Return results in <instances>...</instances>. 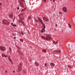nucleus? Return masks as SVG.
Returning a JSON list of instances; mask_svg holds the SVG:
<instances>
[{
    "label": "nucleus",
    "mask_w": 75,
    "mask_h": 75,
    "mask_svg": "<svg viewBox=\"0 0 75 75\" xmlns=\"http://www.w3.org/2000/svg\"><path fill=\"white\" fill-rule=\"evenodd\" d=\"M38 19L39 21V22H40L42 24V26L43 27L42 30L40 31L41 33H44V32H45V25L43 23L41 19V18H39Z\"/></svg>",
    "instance_id": "obj_1"
},
{
    "label": "nucleus",
    "mask_w": 75,
    "mask_h": 75,
    "mask_svg": "<svg viewBox=\"0 0 75 75\" xmlns=\"http://www.w3.org/2000/svg\"><path fill=\"white\" fill-rule=\"evenodd\" d=\"M41 37L42 38H43V39L46 40H52V38L50 37V36L48 35H46V38L43 36H42Z\"/></svg>",
    "instance_id": "obj_2"
},
{
    "label": "nucleus",
    "mask_w": 75,
    "mask_h": 75,
    "mask_svg": "<svg viewBox=\"0 0 75 75\" xmlns=\"http://www.w3.org/2000/svg\"><path fill=\"white\" fill-rule=\"evenodd\" d=\"M2 23L3 24H6L8 25L9 24V23L7 20L4 19V20H3V21L2 22Z\"/></svg>",
    "instance_id": "obj_3"
},
{
    "label": "nucleus",
    "mask_w": 75,
    "mask_h": 75,
    "mask_svg": "<svg viewBox=\"0 0 75 75\" xmlns=\"http://www.w3.org/2000/svg\"><path fill=\"white\" fill-rule=\"evenodd\" d=\"M23 14H20L18 15V16L19 17L21 21H22V20L24 19V17H23Z\"/></svg>",
    "instance_id": "obj_4"
},
{
    "label": "nucleus",
    "mask_w": 75,
    "mask_h": 75,
    "mask_svg": "<svg viewBox=\"0 0 75 75\" xmlns=\"http://www.w3.org/2000/svg\"><path fill=\"white\" fill-rule=\"evenodd\" d=\"M22 1H24V0H21V1L20 2V4L21 5V7L23 8L24 7V6H23V3Z\"/></svg>",
    "instance_id": "obj_5"
},
{
    "label": "nucleus",
    "mask_w": 75,
    "mask_h": 75,
    "mask_svg": "<svg viewBox=\"0 0 75 75\" xmlns=\"http://www.w3.org/2000/svg\"><path fill=\"white\" fill-rule=\"evenodd\" d=\"M0 49L1 51H5L6 48L4 47L0 46Z\"/></svg>",
    "instance_id": "obj_6"
},
{
    "label": "nucleus",
    "mask_w": 75,
    "mask_h": 75,
    "mask_svg": "<svg viewBox=\"0 0 75 75\" xmlns=\"http://www.w3.org/2000/svg\"><path fill=\"white\" fill-rule=\"evenodd\" d=\"M43 20L45 21H49V20L46 17H42Z\"/></svg>",
    "instance_id": "obj_7"
},
{
    "label": "nucleus",
    "mask_w": 75,
    "mask_h": 75,
    "mask_svg": "<svg viewBox=\"0 0 75 75\" xmlns=\"http://www.w3.org/2000/svg\"><path fill=\"white\" fill-rule=\"evenodd\" d=\"M63 10L64 12L67 13V8L65 7H63Z\"/></svg>",
    "instance_id": "obj_8"
},
{
    "label": "nucleus",
    "mask_w": 75,
    "mask_h": 75,
    "mask_svg": "<svg viewBox=\"0 0 75 75\" xmlns=\"http://www.w3.org/2000/svg\"><path fill=\"white\" fill-rule=\"evenodd\" d=\"M20 66H19V68H18V71H21L22 68H21V66L22 65V64H20Z\"/></svg>",
    "instance_id": "obj_9"
},
{
    "label": "nucleus",
    "mask_w": 75,
    "mask_h": 75,
    "mask_svg": "<svg viewBox=\"0 0 75 75\" xmlns=\"http://www.w3.org/2000/svg\"><path fill=\"white\" fill-rule=\"evenodd\" d=\"M58 52V53H59V52H61V50H54V52Z\"/></svg>",
    "instance_id": "obj_10"
},
{
    "label": "nucleus",
    "mask_w": 75,
    "mask_h": 75,
    "mask_svg": "<svg viewBox=\"0 0 75 75\" xmlns=\"http://www.w3.org/2000/svg\"><path fill=\"white\" fill-rule=\"evenodd\" d=\"M10 56H8V59L9 60V61H10V62H11V60L10 59Z\"/></svg>",
    "instance_id": "obj_11"
},
{
    "label": "nucleus",
    "mask_w": 75,
    "mask_h": 75,
    "mask_svg": "<svg viewBox=\"0 0 75 75\" xmlns=\"http://www.w3.org/2000/svg\"><path fill=\"white\" fill-rule=\"evenodd\" d=\"M19 21L21 22V23H22L23 25H25V24H24V23L23 21Z\"/></svg>",
    "instance_id": "obj_12"
},
{
    "label": "nucleus",
    "mask_w": 75,
    "mask_h": 75,
    "mask_svg": "<svg viewBox=\"0 0 75 75\" xmlns=\"http://www.w3.org/2000/svg\"><path fill=\"white\" fill-rule=\"evenodd\" d=\"M18 52L20 54V55H22V53L21 52L20 50H18Z\"/></svg>",
    "instance_id": "obj_13"
},
{
    "label": "nucleus",
    "mask_w": 75,
    "mask_h": 75,
    "mask_svg": "<svg viewBox=\"0 0 75 75\" xmlns=\"http://www.w3.org/2000/svg\"><path fill=\"white\" fill-rule=\"evenodd\" d=\"M35 64L36 66H39V64H38V63L36 62L35 63Z\"/></svg>",
    "instance_id": "obj_14"
},
{
    "label": "nucleus",
    "mask_w": 75,
    "mask_h": 75,
    "mask_svg": "<svg viewBox=\"0 0 75 75\" xmlns=\"http://www.w3.org/2000/svg\"><path fill=\"white\" fill-rule=\"evenodd\" d=\"M50 65L51 66H53V67H54V66L55 65V64H54L52 63H51L50 64Z\"/></svg>",
    "instance_id": "obj_15"
},
{
    "label": "nucleus",
    "mask_w": 75,
    "mask_h": 75,
    "mask_svg": "<svg viewBox=\"0 0 75 75\" xmlns=\"http://www.w3.org/2000/svg\"><path fill=\"white\" fill-rule=\"evenodd\" d=\"M42 51V52H46V50L45 49H43Z\"/></svg>",
    "instance_id": "obj_16"
},
{
    "label": "nucleus",
    "mask_w": 75,
    "mask_h": 75,
    "mask_svg": "<svg viewBox=\"0 0 75 75\" xmlns=\"http://www.w3.org/2000/svg\"><path fill=\"white\" fill-rule=\"evenodd\" d=\"M1 55H2V57H7V56H6L4 55V54H1Z\"/></svg>",
    "instance_id": "obj_17"
},
{
    "label": "nucleus",
    "mask_w": 75,
    "mask_h": 75,
    "mask_svg": "<svg viewBox=\"0 0 75 75\" xmlns=\"http://www.w3.org/2000/svg\"><path fill=\"white\" fill-rule=\"evenodd\" d=\"M13 16L12 15H9V17L11 18H13Z\"/></svg>",
    "instance_id": "obj_18"
},
{
    "label": "nucleus",
    "mask_w": 75,
    "mask_h": 75,
    "mask_svg": "<svg viewBox=\"0 0 75 75\" xmlns=\"http://www.w3.org/2000/svg\"><path fill=\"white\" fill-rule=\"evenodd\" d=\"M58 40H57V42H56V43H55V41H54L53 42V43H54V44H57V43H58Z\"/></svg>",
    "instance_id": "obj_19"
},
{
    "label": "nucleus",
    "mask_w": 75,
    "mask_h": 75,
    "mask_svg": "<svg viewBox=\"0 0 75 75\" xmlns=\"http://www.w3.org/2000/svg\"><path fill=\"white\" fill-rule=\"evenodd\" d=\"M68 25L69 26V27L71 28V25L70 24H69V23H68Z\"/></svg>",
    "instance_id": "obj_20"
},
{
    "label": "nucleus",
    "mask_w": 75,
    "mask_h": 75,
    "mask_svg": "<svg viewBox=\"0 0 75 75\" xmlns=\"http://www.w3.org/2000/svg\"><path fill=\"white\" fill-rule=\"evenodd\" d=\"M20 41L21 42H23V39H20Z\"/></svg>",
    "instance_id": "obj_21"
},
{
    "label": "nucleus",
    "mask_w": 75,
    "mask_h": 75,
    "mask_svg": "<svg viewBox=\"0 0 75 75\" xmlns=\"http://www.w3.org/2000/svg\"><path fill=\"white\" fill-rule=\"evenodd\" d=\"M35 21H36V22H38V20H37V19H35Z\"/></svg>",
    "instance_id": "obj_22"
},
{
    "label": "nucleus",
    "mask_w": 75,
    "mask_h": 75,
    "mask_svg": "<svg viewBox=\"0 0 75 75\" xmlns=\"http://www.w3.org/2000/svg\"><path fill=\"white\" fill-rule=\"evenodd\" d=\"M25 10V9H22L21 10V11H24Z\"/></svg>",
    "instance_id": "obj_23"
},
{
    "label": "nucleus",
    "mask_w": 75,
    "mask_h": 75,
    "mask_svg": "<svg viewBox=\"0 0 75 75\" xmlns=\"http://www.w3.org/2000/svg\"><path fill=\"white\" fill-rule=\"evenodd\" d=\"M68 67L69 68H71V67L70 66H68Z\"/></svg>",
    "instance_id": "obj_24"
},
{
    "label": "nucleus",
    "mask_w": 75,
    "mask_h": 75,
    "mask_svg": "<svg viewBox=\"0 0 75 75\" xmlns=\"http://www.w3.org/2000/svg\"><path fill=\"white\" fill-rule=\"evenodd\" d=\"M59 14H62V13L61 12H59Z\"/></svg>",
    "instance_id": "obj_25"
},
{
    "label": "nucleus",
    "mask_w": 75,
    "mask_h": 75,
    "mask_svg": "<svg viewBox=\"0 0 75 75\" xmlns=\"http://www.w3.org/2000/svg\"><path fill=\"white\" fill-rule=\"evenodd\" d=\"M13 27H16V26H17V25H13Z\"/></svg>",
    "instance_id": "obj_26"
},
{
    "label": "nucleus",
    "mask_w": 75,
    "mask_h": 75,
    "mask_svg": "<svg viewBox=\"0 0 75 75\" xmlns=\"http://www.w3.org/2000/svg\"><path fill=\"white\" fill-rule=\"evenodd\" d=\"M28 19H29V20H30V19H31V17L29 16L28 17Z\"/></svg>",
    "instance_id": "obj_27"
},
{
    "label": "nucleus",
    "mask_w": 75,
    "mask_h": 75,
    "mask_svg": "<svg viewBox=\"0 0 75 75\" xmlns=\"http://www.w3.org/2000/svg\"><path fill=\"white\" fill-rule=\"evenodd\" d=\"M45 66L46 67H47V64H45Z\"/></svg>",
    "instance_id": "obj_28"
},
{
    "label": "nucleus",
    "mask_w": 75,
    "mask_h": 75,
    "mask_svg": "<svg viewBox=\"0 0 75 75\" xmlns=\"http://www.w3.org/2000/svg\"><path fill=\"white\" fill-rule=\"evenodd\" d=\"M55 25V26L56 27H57L58 26V25H57V24H56Z\"/></svg>",
    "instance_id": "obj_29"
},
{
    "label": "nucleus",
    "mask_w": 75,
    "mask_h": 75,
    "mask_svg": "<svg viewBox=\"0 0 75 75\" xmlns=\"http://www.w3.org/2000/svg\"><path fill=\"white\" fill-rule=\"evenodd\" d=\"M44 1L45 3H46V0H43Z\"/></svg>",
    "instance_id": "obj_30"
},
{
    "label": "nucleus",
    "mask_w": 75,
    "mask_h": 75,
    "mask_svg": "<svg viewBox=\"0 0 75 75\" xmlns=\"http://www.w3.org/2000/svg\"><path fill=\"white\" fill-rule=\"evenodd\" d=\"M11 25H12V26H13V23H11Z\"/></svg>",
    "instance_id": "obj_31"
},
{
    "label": "nucleus",
    "mask_w": 75,
    "mask_h": 75,
    "mask_svg": "<svg viewBox=\"0 0 75 75\" xmlns=\"http://www.w3.org/2000/svg\"><path fill=\"white\" fill-rule=\"evenodd\" d=\"M22 35H24V33H23V32H22Z\"/></svg>",
    "instance_id": "obj_32"
},
{
    "label": "nucleus",
    "mask_w": 75,
    "mask_h": 75,
    "mask_svg": "<svg viewBox=\"0 0 75 75\" xmlns=\"http://www.w3.org/2000/svg\"><path fill=\"white\" fill-rule=\"evenodd\" d=\"M9 50L10 51L11 50V48H9Z\"/></svg>",
    "instance_id": "obj_33"
},
{
    "label": "nucleus",
    "mask_w": 75,
    "mask_h": 75,
    "mask_svg": "<svg viewBox=\"0 0 75 75\" xmlns=\"http://www.w3.org/2000/svg\"><path fill=\"white\" fill-rule=\"evenodd\" d=\"M18 49H19V50H20V48L18 47Z\"/></svg>",
    "instance_id": "obj_34"
},
{
    "label": "nucleus",
    "mask_w": 75,
    "mask_h": 75,
    "mask_svg": "<svg viewBox=\"0 0 75 75\" xmlns=\"http://www.w3.org/2000/svg\"><path fill=\"white\" fill-rule=\"evenodd\" d=\"M17 9L18 10H19V7H17Z\"/></svg>",
    "instance_id": "obj_35"
},
{
    "label": "nucleus",
    "mask_w": 75,
    "mask_h": 75,
    "mask_svg": "<svg viewBox=\"0 0 75 75\" xmlns=\"http://www.w3.org/2000/svg\"><path fill=\"white\" fill-rule=\"evenodd\" d=\"M28 33H29V34H30V32H29V31L28 30Z\"/></svg>",
    "instance_id": "obj_36"
},
{
    "label": "nucleus",
    "mask_w": 75,
    "mask_h": 75,
    "mask_svg": "<svg viewBox=\"0 0 75 75\" xmlns=\"http://www.w3.org/2000/svg\"><path fill=\"white\" fill-rule=\"evenodd\" d=\"M5 72H6V73H7V71H6Z\"/></svg>",
    "instance_id": "obj_37"
},
{
    "label": "nucleus",
    "mask_w": 75,
    "mask_h": 75,
    "mask_svg": "<svg viewBox=\"0 0 75 75\" xmlns=\"http://www.w3.org/2000/svg\"><path fill=\"white\" fill-rule=\"evenodd\" d=\"M54 1H55V0H53V2H54Z\"/></svg>",
    "instance_id": "obj_38"
},
{
    "label": "nucleus",
    "mask_w": 75,
    "mask_h": 75,
    "mask_svg": "<svg viewBox=\"0 0 75 75\" xmlns=\"http://www.w3.org/2000/svg\"><path fill=\"white\" fill-rule=\"evenodd\" d=\"M1 5V3H0V6Z\"/></svg>",
    "instance_id": "obj_39"
},
{
    "label": "nucleus",
    "mask_w": 75,
    "mask_h": 75,
    "mask_svg": "<svg viewBox=\"0 0 75 75\" xmlns=\"http://www.w3.org/2000/svg\"><path fill=\"white\" fill-rule=\"evenodd\" d=\"M13 72H14V73H15V71H13Z\"/></svg>",
    "instance_id": "obj_40"
},
{
    "label": "nucleus",
    "mask_w": 75,
    "mask_h": 75,
    "mask_svg": "<svg viewBox=\"0 0 75 75\" xmlns=\"http://www.w3.org/2000/svg\"><path fill=\"white\" fill-rule=\"evenodd\" d=\"M14 39H16V37H14Z\"/></svg>",
    "instance_id": "obj_41"
},
{
    "label": "nucleus",
    "mask_w": 75,
    "mask_h": 75,
    "mask_svg": "<svg viewBox=\"0 0 75 75\" xmlns=\"http://www.w3.org/2000/svg\"><path fill=\"white\" fill-rule=\"evenodd\" d=\"M51 1H52V0H50Z\"/></svg>",
    "instance_id": "obj_42"
},
{
    "label": "nucleus",
    "mask_w": 75,
    "mask_h": 75,
    "mask_svg": "<svg viewBox=\"0 0 75 75\" xmlns=\"http://www.w3.org/2000/svg\"><path fill=\"white\" fill-rule=\"evenodd\" d=\"M19 75H21V74H19Z\"/></svg>",
    "instance_id": "obj_43"
}]
</instances>
